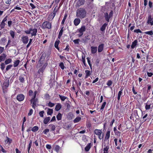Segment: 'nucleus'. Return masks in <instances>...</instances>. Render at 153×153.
<instances>
[{"label":"nucleus","instance_id":"4468645a","mask_svg":"<svg viewBox=\"0 0 153 153\" xmlns=\"http://www.w3.org/2000/svg\"><path fill=\"white\" fill-rule=\"evenodd\" d=\"M104 44H102L100 45L98 47V52L99 53L101 52L103 50L104 48Z\"/></svg>","mask_w":153,"mask_h":153},{"label":"nucleus","instance_id":"423d86ee","mask_svg":"<svg viewBox=\"0 0 153 153\" xmlns=\"http://www.w3.org/2000/svg\"><path fill=\"white\" fill-rule=\"evenodd\" d=\"M25 96L22 94H18L16 97V99L19 101H22L25 99Z\"/></svg>","mask_w":153,"mask_h":153},{"label":"nucleus","instance_id":"58836bf2","mask_svg":"<svg viewBox=\"0 0 153 153\" xmlns=\"http://www.w3.org/2000/svg\"><path fill=\"white\" fill-rule=\"evenodd\" d=\"M12 61V60L11 59H8L7 60H6L5 61V64L6 65L10 63Z\"/></svg>","mask_w":153,"mask_h":153},{"label":"nucleus","instance_id":"c03bdc74","mask_svg":"<svg viewBox=\"0 0 153 153\" xmlns=\"http://www.w3.org/2000/svg\"><path fill=\"white\" fill-rule=\"evenodd\" d=\"M67 17V14H66L64 16V17L63 18V20L62 22H61L62 24L63 25L64 24L65 21Z\"/></svg>","mask_w":153,"mask_h":153},{"label":"nucleus","instance_id":"7ed1b4c3","mask_svg":"<svg viewBox=\"0 0 153 153\" xmlns=\"http://www.w3.org/2000/svg\"><path fill=\"white\" fill-rule=\"evenodd\" d=\"M48 65V63H45L42 67V68H40L38 71V73L39 74L40 77H42L43 75V73L45 70L47 66Z\"/></svg>","mask_w":153,"mask_h":153},{"label":"nucleus","instance_id":"cd10ccee","mask_svg":"<svg viewBox=\"0 0 153 153\" xmlns=\"http://www.w3.org/2000/svg\"><path fill=\"white\" fill-rule=\"evenodd\" d=\"M108 25L107 23H104L100 28V30L102 31H104L105 30L106 27Z\"/></svg>","mask_w":153,"mask_h":153},{"label":"nucleus","instance_id":"8fccbe9b","mask_svg":"<svg viewBox=\"0 0 153 153\" xmlns=\"http://www.w3.org/2000/svg\"><path fill=\"white\" fill-rule=\"evenodd\" d=\"M7 139L5 140V142L6 143H11V140L8 138L7 137H6Z\"/></svg>","mask_w":153,"mask_h":153},{"label":"nucleus","instance_id":"e433bc0d","mask_svg":"<svg viewBox=\"0 0 153 153\" xmlns=\"http://www.w3.org/2000/svg\"><path fill=\"white\" fill-rule=\"evenodd\" d=\"M19 79L21 82L23 83L24 82V78L22 76H19Z\"/></svg>","mask_w":153,"mask_h":153},{"label":"nucleus","instance_id":"f257e3e1","mask_svg":"<svg viewBox=\"0 0 153 153\" xmlns=\"http://www.w3.org/2000/svg\"><path fill=\"white\" fill-rule=\"evenodd\" d=\"M86 13L85 10H77L76 16L81 19H83L86 16Z\"/></svg>","mask_w":153,"mask_h":153},{"label":"nucleus","instance_id":"6ab92c4d","mask_svg":"<svg viewBox=\"0 0 153 153\" xmlns=\"http://www.w3.org/2000/svg\"><path fill=\"white\" fill-rule=\"evenodd\" d=\"M80 20L79 18H76L74 20V24L76 26H77L80 23Z\"/></svg>","mask_w":153,"mask_h":153},{"label":"nucleus","instance_id":"09e8293b","mask_svg":"<svg viewBox=\"0 0 153 153\" xmlns=\"http://www.w3.org/2000/svg\"><path fill=\"white\" fill-rule=\"evenodd\" d=\"M55 105V104L54 103H52L51 102H49L48 103V105L50 107H53Z\"/></svg>","mask_w":153,"mask_h":153},{"label":"nucleus","instance_id":"e2e57ef3","mask_svg":"<svg viewBox=\"0 0 153 153\" xmlns=\"http://www.w3.org/2000/svg\"><path fill=\"white\" fill-rule=\"evenodd\" d=\"M122 91H123V89H122L121 88L120 91L118 92V96H120V97L121 96L122 94Z\"/></svg>","mask_w":153,"mask_h":153},{"label":"nucleus","instance_id":"f3484780","mask_svg":"<svg viewBox=\"0 0 153 153\" xmlns=\"http://www.w3.org/2000/svg\"><path fill=\"white\" fill-rule=\"evenodd\" d=\"M9 80L7 81L4 82L3 84V86L2 87L3 89H6L7 88V87L9 86Z\"/></svg>","mask_w":153,"mask_h":153},{"label":"nucleus","instance_id":"72a5a7b5","mask_svg":"<svg viewBox=\"0 0 153 153\" xmlns=\"http://www.w3.org/2000/svg\"><path fill=\"white\" fill-rule=\"evenodd\" d=\"M39 128L37 126H35L33 127L31 129V130L33 132H35L38 130Z\"/></svg>","mask_w":153,"mask_h":153},{"label":"nucleus","instance_id":"79ce46f5","mask_svg":"<svg viewBox=\"0 0 153 153\" xmlns=\"http://www.w3.org/2000/svg\"><path fill=\"white\" fill-rule=\"evenodd\" d=\"M60 149V147L58 145H56L55 147V150L57 152H58L59 151V149Z\"/></svg>","mask_w":153,"mask_h":153},{"label":"nucleus","instance_id":"de8ad7c7","mask_svg":"<svg viewBox=\"0 0 153 153\" xmlns=\"http://www.w3.org/2000/svg\"><path fill=\"white\" fill-rule=\"evenodd\" d=\"M12 66L13 65H8L6 68V71H8V70L10 69Z\"/></svg>","mask_w":153,"mask_h":153},{"label":"nucleus","instance_id":"2eb2a0df","mask_svg":"<svg viewBox=\"0 0 153 153\" xmlns=\"http://www.w3.org/2000/svg\"><path fill=\"white\" fill-rule=\"evenodd\" d=\"M30 30L31 32V34L32 36H36V33L37 32V29L34 28L33 29L30 28Z\"/></svg>","mask_w":153,"mask_h":153},{"label":"nucleus","instance_id":"1a4fd4ad","mask_svg":"<svg viewBox=\"0 0 153 153\" xmlns=\"http://www.w3.org/2000/svg\"><path fill=\"white\" fill-rule=\"evenodd\" d=\"M22 41L24 44H27L29 40L27 36H23L22 38Z\"/></svg>","mask_w":153,"mask_h":153},{"label":"nucleus","instance_id":"0e129e2a","mask_svg":"<svg viewBox=\"0 0 153 153\" xmlns=\"http://www.w3.org/2000/svg\"><path fill=\"white\" fill-rule=\"evenodd\" d=\"M63 27H62L61 29L60 30L59 33V34H60V35H62V33H63Z\"/></svg>","mask_w":153,"mask_h":153},{"label":"nucleus","instance_id":"a878e982","mask_svg":"<svg viewBox=\"0 0 153 153\" xmlns=\"http://www.w3.org/2000/svg\"><path fill=\"white\" fill-rule=\"evenodd\" d=\"M50 120V117H47L45 118L43 120V123L45 124H47L49 122Z\"/></svg>","mask_w":153,"mask_h":153},{"label":"nucleus","instance_id":"603ef678","mask_svg":"<svg viewBox=\"0 0 153 153\" xmlns=\"http://www.w3.org/2000/svg\"><path fill=\"white\" fill-rule=\"evenodd\" d=\"M59 66L60 67V68L62 69H64L65 68V66L64 65V63L63 62H61L60 63L59 65Z\"/></svg>","mask_w":153,"mask_h":153},{"label":"nucleus","instance_id":"5fc2aeb1","mask_svg":"<svg viewBox=\"0 0 153 153\" xmlns=\"http://www.w3.org/2000/svg\"><path fill=\"white\" fill-rule=\"evenodd\" d=\"M44 113V111H40L39 113V114L40 117H43V114Z\"/></svg>","mask_w":153,"mask_h":153},{"label":"nucleus","instance_id":"5701e85b","mask_svg":"<svg viewBox=\"0 0 153 153\" xmlns=\"http://www.w3.org/2000/svg\"><path fill=\"white\" fill-rule=\"evenodd\" d=\"M94 133L97 135H101L102 133V131L100 130L95 129L94 131Z\"/></svg>","mask_w":153,"mask_h":153},{"label":"nucleus","instance_id":"20e7f679","mask_svg":"<svg viewBox=\"0 0 153 153\" xmlns=\"http://www.w3.org/2000/svg\"><path fill=\"white\" fill-rule=\"evenodd\" d=\"M113 16V12L111 10L108 15V13L106 12L104 13V16L105 18V19L107 22L109 21L110 19Z\"/></svg>","mask_w":153,"mask_h":153},{"label":"nucleus","instance_id":"69168bd1","mask_svg":"<svg viewBox=\"0 0 153 153\" xmlns=\"http://www.w3.org/2000/svg\"><path fill=\"white\" fill-rule=\"evenodd\" d=\"M33 112V110L32 109H31L29 111V113H28V116H30L32 114Z\"/></svg>","mask_w":153,"mask_h":153},{"label":"nucleus","instance_id":"864d4df0","mask_svg":"<svg viewBox=\"0 0 153 153\" xmlns=\"http://www.w3.org/2000/svg\"><path fill=\"white\" fill-rule=\"evenodd\" d=\"M49 126H51V130L52 131H54L55 129V126L54 125H50Z\"/></svg>","mask_w":153,"mask_h":153},{"label":"nucleus","instance_id":"c756f323","mask_svg":"<svg viewBox=\"0 0 153 153\" xmlns=\"http://www.w3.org/2000/svg\"><path fill=\"white\" fill-rule=\"evenodd\" d=\"M56 117L58 120H61L62 119V115L61 113H59L57 115Z\"/></svg>","mask_w":153,"mask_h":153},{"label":"nucleus","instance_id":"b1692460","mask_svg":"<svg viewBox=\"0 0 153 153\" xmlns=\"http://www.w3.org/2000/svg\"><path fill=\"white\" fill-rule=\"evenodd\" d=\"M60 41L59 40H56V41L54 44V46L55 48L58 49V50H59V48L58 47V45Z\"/></svg>","mask_w":153,"mask_h":153},{"label":"nucleus","instance_id":"a19ab883","mask_svg":"<svg viewBox=\"0 0 153 153\" xmlns=\"http://www.w3.org/2000/svg\"><path fill=\"white\" fill-rule=\"evenodd\" d=\"M5 64L4 63H1V68L2 70H3L5 68Z\"/></svg>","mask_w":153,"mask_h":153},{"label":"nucleus","instance_id":"338daca9","mask_svg":"<svg viewBox=\"0 0 153 153\" xmlns=\"http://www.w3.org/2000/svg\"><path fill=\"white\" fill-rule=\"evenodd\" d=\"M11 0H6L5 3L6 4H10L11 3Z\"/></svg>","mask_w":153,"mask_h":153},{"label":"nucleus","instance_id":"393cba45","mask_svg":"<svg viewBox=\"0 0 153 153\" xmlns=\"http://www.w3.org/2000/svg\"><path fill=\"white\" fill-rule=\"evenodd\" d=\"M137 40H135L133 42L131 46V48L134 49L137 45Z\"/></svg>","mask_w":153,"mask_h":153},{"label":"nucleus","instance_id":"13d9d810","mask_svg":"<svg viewBox=\"0 0 153 153\" xmlns=\"http://www.w3.org/2000/svg\"><path fill=\"white\" fill-rule=\"evenodd\" d=\"M45 97L46 99L47 100H49L50 98V96L48 94H46L45 95Z\"/></svg>","mask_w":153,"mask_h":153},{"label":"nucleus","instance_id":"f704fd0d","mask_svg":"<svg viewBox=\"0 0 153 153\" xmlns=\"http://www.w3.org/2000/svg\"><path fill=\"white\" fill-rule=\"evenodd\" d=\"M81 119V118L80 117H76L74 120V123H76L79 122Z\"/></svg>","mask_w":153,"mask_h":153},{"label":"nucleus","instance_id":"6e6552de","mask_svg":"<svg viewBox=\"0 0 153 153\" xmlns=\"http://www.w3.org/2000/svg\"><path fill=\"white\" fill-rule=\"evenodd\" d=\"M86 29V28L85 26H82L78 30L79 32L81 33L80 36H82L83 34V32Z\"/></svg>","mask_w":153,"mask_h":153},{"label":"nucleus","instance_id":"7c9ffc66","mask_svg":"<svg viewBox=\"0 0 153 153\" xmlns=\"http://www.w3.org/2000/svg\"><path fill=\"white\" fill-rule=\"evenodd\" d=\"M59 96L61 100L62 101H64L66 99H68V98L67 97L64 96H61L59 94Z\"/></svg>","mask_w":153,"mask_h":153},{"label":"nucleus","instance_id":"9b49d317","mask_svg":"<svg viewBox=\"0 0 153 153\" xmlns=\"http://www.w3.org/2000/svg\"><path fill=\"white\" fill-rule=\"evenodd\" d=\"M153 19L151 17V16L149 15L148 16L147 23L150 24L151 25H153Z\"/></svg>","mask_w":153,"mask_h":153},{"label":"nucleus","instance_id":"f03ea898","mask_svg":"<svg viewBox=\"0 0 153 153\" xmlns=\"http://www.w3.org/2000/svg\"><path fill=\"white\" fill-rule=\"evenodd\" d=\"M41 27L43 29H51V23L48 21H45L42 24Z\"/></svg>","mask_w":153,"mask_h":153},{"label":"nucleus","instance_id":"4d7b16f0","mask_svg":"<svg viewBox=\"0 0 153 153\" xmlns=\"http://www.w3.org/2000/svg\"><path fill=\"white\" fill-rule=\"evenodd\" d=\"M49 131V129L47 128L45 129L43 132V133H44L45 134H47V133Z\"/></svg>","mask_w":153,"mask_h":153},{"label":"nucleus","instance_id":"f8f14e48","mask_svg":"<svg viewBox=\"0 0 153 153\" xmlns=\"http://www.w3.org/2000/svg\"><path fill=\"white\" fill-rule=\"evenodd\" d=\"M85 2L84 0H79L76 3V6L79 7L84 4Z\"/></svg>","mask_w":153,"mask_h":153},{"label":"nucleus","instance_id":"ddd939ff","mask_svg":"<svg viewBox=\"0 0 153 153\" xmlns=\"http://www.w3.org/2000/svg\"><path fill=\"white\" fill-rule=\"evenodd\" d=\"M91 53L92 54L95 53L97 51V47H91Z\"/></svg>","mask_w":153,"mask_h":153},{"label":"nucleus","instance_id":"c85d7f7f","mask_svg":"<svg viewBox=\"0 0 153 153\" xmlns=\"http://www.w3.org/2000/svg\"><path fill=\"white\" fill-rule=\"evenodd\" d=\"M53 110L52 109L48 108L47 114L48 115H51L53 113Z\"/></svg>","mask_w":153,"mask_h":153},{"label":"nucleus","instance_id":"052dcab7","mask_svg":"<svg viewBox=\"0 0 153 153\" xmlns=\"http://www.w3.org/2000/svg\"><path fill=\"white\" fill-rule=\"evenodd\" d=\"M112 83V81L111 80H109L108 81L107 83V85L108 86H111Z\"/></svg>","mask_w":153,"mask_h":153},{"label":"nucleus","instance_id":"2f4dec72","mask_svg":"<svg viewBox=\"0 0 153 153\" xmlns=\"http://www.w3.org/2000/svg\"><path fill=\"white\" fill-rule=\"evenodd\" d=\"M54 17V16H53V15L51 13L49 15L48 18V20L49 21L53 19Z\"/></svg>","mask_w":153,"mask_h":153},{"label":"nucleus","instance_id":"412c9836","mask_svg":"<svg viewBox=\"0 0 153 153\" xmlns=\"http://www.w3.org/2000/svg\"><path fill=\"white\" fill-rule=\"evenodd\" d=\"M62 105L59 103H58L55 108V109L56 111H59L61 108Z\"/></svg>","mask_w":153,"mask_h":153},{"label":"nucleus","instance_id":"4be33fe9","mask_svg":"<svg viewBox=\"0 0 153 153\" xmlns=\"http://www.w3.org/2000/svg\"><path fill=\"white\" fill-rule=\"evenodd\" d=\"M6 55L4 53H2L1 56H0V62L4 61L6 57Z\"/></svg>","mask_w":153,"mask_h":153},{"label":"nucleus","instance_id":"a18cd8bd","mask_svg":"<svg viewBox=\"0 0 153 153\" xmlns=\"http://www.w3.org/2000/svg\"><path fill=\"white\" fill-rule=\"evenodd\" d=\"M73 42L76 44H78L79 43V42L80 41L79 39H77L73 40Z\"/></svg>","mask_w":153,"mask_h":153},{"label":"nucleus","instance_id":"a211bd4d","mask_svg":"<svg viewBox=\"0 0 153 153\" xmlns=\"http://www.w3.org/2000/svg\"><path fill=\"white\" fill-rule=\"evenodd\" d=\"M46 56V54L45 53H43L40 57L39 62H43L45 60Z\"/></svg>","mask_w":153,"mask_h":153},{"label":"nucleus","instance_id":"aec40b11","mask_svg":"<svg viewBox=\"0 0 153 153\" xmlns=\"http://www.w3.org/2000/svg\"><path fill=\"white\" fill-rule=\"evenodd\" d=\"M38 102V99L37 98L36 99H34L33 100V102L32 104V107L35 109V106H36V103H37Z\"/></svg>","mask_w":153,"mask_h":153},{"label":"nucleus","instance_id":"dca6fc26","mask_svg":"<svg viewBox=\"0 0 153 153\" xmlns=\"http://www.w3.org/2000/svg\"><path fill=\"white\" fill-rule=\"evenodd\" d=\"M110 131H107L104 139L105 141H107L109 138L110 136Z\"/></svg>","mask_w":153,"mask_h":153},{"label":"nucleus","instance_id":"bf43d9fd","mask_svg":"<svg viewBox=\"0 0 153 153\" xmlns=\"http://www.w3.org/2000/svg\"><path fill=\"white\" fill-rule=\"evenodd\" d=\"M150 105H146L145 107V109L146 110H149L150 108Z\"/></svg>","mask_w":153,"mask_h":153},{"label":"nucleus","instance_id":"c9c22d12","mask_svg":"<svg viewBox=\"0 0 153 153\" xmlns=\"http://www.w3.org/2000/svg\"><path fill=\"white\" fill-rule=\"evenodd\" d=\"M85 72L86 74V75L85 76V78H86L90 75V71L89 70H86L85 71Z\"/></svg>","mask_w":153,"mask_h":153},{"label":"nucleus","instance_id":"39448f33","mask_svg":"<svg viewBox=\"0 0 153 153\" xmlns=\"http://www.w3.org/2000/svg\"><path fill=\"white\" fill-rule=\"evenodd\" d=\"M115 5L111 1L109 2L106 3L105 7L106 9H113L114 8Z\"/></svg>","mask_w":153,"mask_h":153},{"label":"nucleus","instance_id":"4c0bfd02","mask_svg":"<svg viewBox=\"0 0 153 153\" xmlns=\"http://www.w3.org/2000/svg\"><path fill=\"white\" fill-rule=\"evenodd\" d=\"M6 24L5 22L2 21L0 25V27L1 29L4 28V27Z\"/></svg>","mask_w":153,"mask_h":153},{"label":"nucleus","instance_id":"774afa93","mask_svg":"<svg viewBox=\"0 0 153 153\" xmlns=\"http://www.w3.org/2000/svg\"><path fill=\"white\" fill-rule=\"evenodd\" d=\"M147 74L148 76L149 77H151V76H152V75H153V74L151 72L149 73V72H147Z\"/></svg>","mask_w":153,"mask_h":153},{"label":"nucleus","instance_id":"ea45409f","mask_svg":"<svg viewBox=\"0 0 153 153\" xmlns=\"http://www.w3.org/2000/svg\"><path fill=\"white\" fill-rule=\"evenodd\" d=\"M146 34L149 35H152L153 34V32L152 31H149L145 32L144 33Z\"/></svg>","mask_w":153,"mask_h":153},{"label":"nucleus","instance_id":"6e6d98bb","mask_svg":"<svg viewBox=\"0 0 153 153\" xmlns=\"http://www.w3.org/2000/svg\"><path fill=\"white\" fill-rule=\"evenodd\" d=\"M134 32L135 33H142V32L141 31V30L139 29H136L134 30Z\"/></svg>","mask_w":153,"mask_h":153},{"label":"nucleus","instance_id":"3c124183","mask_svg":"<svg viewBox=\"0 0 153 153\" xmlns=\"http://www.w3.org/2000/svg\"><path fill=\"white\" fill-rule=\"evenodd\" d=\"M85 56H82V61L83 62V64L84 65L86 66V63L85 62Z\"/></svg>","mask_w":153,"mask_h":153},{"label":"nucleus","instance_id":"37998d69","mask_svg":"<svg viewBox=\"0 0 153 153\" xmlns=\"http://www.w3.org/2000/svg\"><path fill=\"white\" fill-rule=\"evenodd\" d=\"M10 34L13 38H14L15 36V33L12 30L10 31Z\"/></svg>","mask_w":153,"mask_h":153},{"label":"nucleus","instance_id":"473e14b6","mask_svg":"<svg viewBox=\"0 0 153 153\" xmlns=\"http://www.w3.org/2000/svg\"><path fill=\"white\" fill-rule=\"evenodd\" d=\"M20 62V61L19 60H17L15 61L14 62L13 66L14 67H16L18 66Z\"/></svg>","mask_w":153,"mask_h":153},{"label":"nucleus","instance_id":"680f3d73","mask_svg":"<svg viewBox=\"0 0 153 153\" xmlns=\"http://www.w3.org/2000/svg\"><path fill=\"white\" fill-rule=\"evenodd\" d=\"M31 12L32 13H33L34 14L35 16L36 15H38L37 14L38 13L37 12V11H36V10H33V11Z\"/></svg>","mask_w":153,"mask_h":153},{"label":"nucleus","instance_id":"0eeeda50","mask_svg":"<svg viewBox=\"0 0 153 153\" xmlns=\"http://www.w3.org/2000/svg\"><path fill=\"white\" fill-rule=\"evenodd\" d=\"M105 148L103 149V153H108V150L109 149V140H108L107 144H105L104 145Z\"/></svg>","mask_w":153,"mask_h":153},{"label":"nucleus","instance_id":"9d476101","mask_svg":"<svg viewBox=\"0 0 153 153\" xmlns=\"http://www.w3.org/2000/svg\"><path fill=\"white\" fill-rule=\"evenodd\" d=\"M114 141L115 142V145L116 146H117V149H120V147L121 146V144L119 143L118 141V139L117 138H115L114 139Z\"/></svg>","mask_w":153,"mask_h":153},{"label":"nucleus","instance_id":"bb28decb","mask_svg":"<svg viewBox=\"0 0 153 153\" xmlns=\"http://www.w3.org/2000/svg\"><path fill=\"white\" fill-rule=\"evenodd\" d=\"M91 143H88L86 146L85 148V150L86 152L88 151L91 148Z\"/></svg>","mask_w":153,"mask_h":153},{"label":"nucleus","instance_id":"49530a36","mask_svg":"<svg viewBox=\"0 0 153 153\" xmlns=\"http://www.w3.org/2000/svg\"><path fill=\"white\" fill-rule=\"evenodd\" d=\"M106 104V102H104L103 103V104H102V105L101 106V108L100 109V110H103L104 109Z\"/></svg>","mask_w":153,"mask_h":153}]
</instances>
